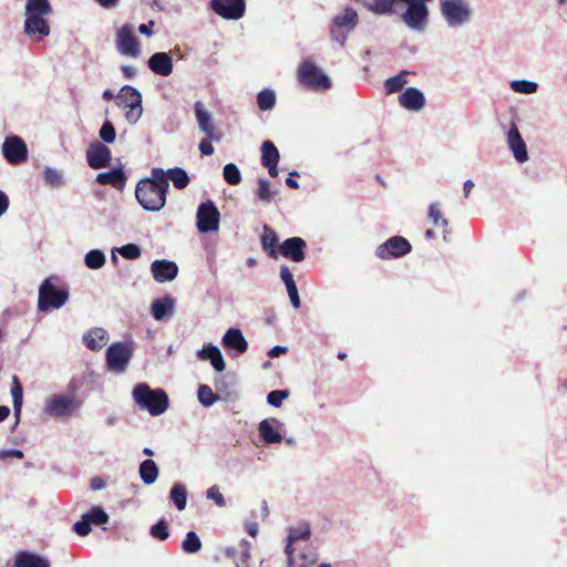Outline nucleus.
Returning a JSON list of instances; mask_svg holds the SVG:
<instances>
[{"instance_id":"f257e3e1","label":"nucleus","mask_w":567,"mask_h":567,"mask_svg":"<svg viewBox=\"0 0 567 567\" xmlns=\"http://www.w3.org/2000/svg\"><path fill=\"white\" fill-rule=\"evenodd\" d=\"M168 187L164 169L153 168L151 177L143 178L137 183L135 197L144 209L158 212L165 206Z\"/></svg>"},{"instance_id":"f03ea898","label":"nucleus","mask_w":567,"mask_h":567,"mask_svg":"<svg viewBox=\"0 0 567 567\" xmlns=\"http://www.w3.org/2000/svg\"><path fill=\"white\" fill-rule=\"evenodd\" d=\"M133 395L135 402L151 415H161L168 408V396L162 389L152 390L147 384L141 383L134 388Z\"/></svg>"},{"instance_id":"7ed1b4c3","label":"nucleus","mask_w":567,"mask_h":567,"mask_svg":"<svg viewBox=\"0 0 567 567\" xmlns=\"http://www.w3.org/2000/svg\"><path fill=\"white\" fill-rule=\"evenodd\" d=\"M69 299L66 287H58L52 282V278L42 281L39 288L38 309L47 312L50 309H60Z\"/></svg>"},{"instance_id":"20e7f679","label":"nucleus","mask_w":567,"mask_h":567,"mask_svg":"<svg viewBox=\"0 0 567 567\" xmlns=\"http://www.w3.org/2000/svg\"><path fill=\"white\" fill-rule=\"evenodd\" d=\"M116 50L124 56L137 59L142 53V45L135 35V28L125 23L115 30Z\"/></svg>"},{"instance_id":"39448f33","label":"nucleus","mask_w":567,"mask_h":567,"mask_svg":"<svg viewBox=\"0 0 567 567\" xmlns=\"http://www.w3.org/2000/svg\"><path fill=\"white\" fill-rule=\"evenodd\" d=\"M117 105L128 109L125 118L130 124H135L143 114L142 95L137 89L131 85H124L117 94Z\"/></svg>"},{"instance_id":"423d86ee","label":"nucleus","mask_w":567,"mask_h":567,"mask_svg":"<svg viewBox=\"0 0 567 567\" xmlns=\"http://www.w3.org/2000/svg\"><path fill=\"white\" fill-rule=\"evenodd\" d=\"M133 357V349L125 342L112 343L106 350L107 369L115 373H122L126 370Z\"/></svg>"},{"instance_id":"0eeeda50","label":"nucleus","mask_w":567,"mask_h":567,"mask_svg":"<svg viewBox=\"0 0 567 567\" xmlns=\"http://www.w3.org/2000/svg\"><path fill=\"white\" fill-rule=\"evenodd\" d=\"M299 82L311 90H327L331 86L330 79L311 62H303L298 70Z\"/></svg>"},{"instance_id":"6e6552de","label":"nucleus","mask_w":567,"mask_h":567,"mask_svg":"<svg viewBox=\"0 0 567 567\" xmlns=\"http://www.w3.org/2000/svg\"><path fill=\"white\" fill-rule=\"evenodd\" d=\"M441 11L451 27L464 24L471 16L468 4L464 0H441Z\"/></svg>"},{"instance_id":"1a4fd4ad","label":"nucleus","mask_w":567,"mask_h":567,"mask_svg":"<svg viewBox=\"0 0 567 567\" xmlns=\"http://www.w3.org/2000/svg\"><path fill=\"white\" fill-rule=\"evenodd\" d=\"M408 9L402 13L403 22L411 29L423 31L427 24L429 11L425 1L410 0L403 1Z\"/></svg>"},{"instance_id":"9d476101","label":"nucleus","mask_w":567,"mask_h":567,"mask_svg":"<svg viewBox=\"0 0 567 567\" xmlns=\"http://www.w3.org/2000/svg\"><path fill=\"white\" fill-rule=\"evenodd\" d=\"M197 228L199 233L216 231L219 227L220 213L212 200H206L198 206Z\"/></svg>"},{"instance_id":"9b49d317","label":"nucleus","mask_w":567,"mask_h":567,"mask_svg":"<svg viewBox=\"0 0 567 567\" xmlns=\"http://www.w3.org/2000/svg\"><path fill=\"white\" fill-rule=\"evenodd\" d=\"M80 405L74 396L53 395L47 401L44 412L54 417L70 416Z\"/></svg>"},{"instance_id":"f8f14e48","label":"nucleus","mask_w":567,"mask_h":567,"mask_svg":"<svg viewBox=\"0 0 567 567\" xmlns=\"http://www.w3.org/2000/svg\"><path fill=\"white\" fill-rule=\"evenodd\" d=\"M412 249L409 240L402 236H393L379 245L375 255L380 259L400 258L408 255Z\"/></svg>"},{"instance_id":"ddd939ff","label":"nucleus","mask_w":567,"mask_h":567,"mask_svg":"<svg viewBox=\"0 0 567 567\" xmlns=\"http://www.w3.org/2000/svg\"><path fill=\"white\" fill-rule=\"evenodd\" d=\"M212 10L226 20H238L246 11L245 0H210Z\"/></svg>"},{"instance_id":"4468645a","label":"nucleus","mask_w":567,"mask_h":567,"mask_svg":"<svg viewBox=\"0 0 567 567\" xmlns=\"http://www.w3.org/2000/svg\"><path fill=\"white\" fill-rule=\"evenodd\" d=\"M357 24H358L357 11L354 9L348 7L341 13L337 14L333 18V22L330 28L331 35L340 44H344L347 34L344 33L339 37L337 34V29H344L347 32H349V31L353 30Z\"/></svg>"},{"instance_id":"2eb2a0df","label":"nucleus","mask_w":567,"mask_h":567,"mask_svg":"<svg viewBox=\"0 0 567 567\" xmlns=\"http://www.w3.org/2000/svg\"><path fill=\"white\" fill-rule=\"evenodd\" d=\"M4 158L12 165L23 163L28 157V150L24 141L19 136H9L2 145Z\"/></svg>"},{"instance_id":"dca6fc26","label":"nucleus","mask_w":567,"mask_h":567,"mask_svg":"<svg viewBox=\"0 0 567 567\" xmlns=\"http://www.w3.org/2000/svg\"><path fill=\"white\" fill-rule=\"evenodd\" d=\"M111 158V150L101 142L95 141L91 143L86 150V162L93 169H100L109 166Z\"/></svg>"},{"instance_id":"f3484780","label":"nucleus","mask_w":567,"mask_h":567,"mask_svg":"<svg viewBox=\"0 0 567 567\" xmlns=\"http://www.w3.org/2000/svg\"><path fill=\"white\" fill-rule=\"evenodd\" d=\"M306 248L307 244L301 237H290L279 246L278 256L281 255L295 262H301L306 258Z\"/></svg>"},{"instance_id":"a211bd4d","label":"nucleus","mask_w":567,"mask_h":567,"mask_svg":"<svg viewBox=\"0 0 567 567\" xmlns=\"http://www.w3.org/2000/svg\"><path fill=\"white\" fill-rule=\"evenodd\" d=\"M280 154L276 145L271 141H265L261 144V164L268 169L271 177L278 176V163Z\"/></svg>"},{"instance_id":"6ab92c4d","label":"nucleus","mask_w":567,"mask_h":567,"mask_svg":"<svg viewBox=\"0 0 567 567\" xmlns=\"http://www.w3.org/2000/svg\"><path fill=\"white\" fill-rule=\"evenodd\" d=\"M151 271L157 282H165L176 278L178 274V267L174 261L171 260H154L151 265Z\"/></svg>"},{"instance_id":"aec40b11","label":"nucleus","mask_w":567,"mask_h":567,"mask_svg":"<svg viewBox=\"0 0 567 567\" xmlns=\"http://www.w3.org/2000/svg\"><path fill=\"white\" fill-rule=\"evenodd\" d=\"M507 143L518 163H524L528 159L526 144L515 124L511 126L507 133Z\"/></svg>"},{"instance_id":"412c9836","label":"nucleus","mask_w":567,"mask_h":567,"mask_svg":"<svg viewBox=\"0 0 567 567\" xmlns=\"http://www.w3.org/2000/svg\"><path fill=\"white\" fill-rule=\"evenodd\" d=\"M195 114L199 128L206 134L208 140L219 141L221 135L216 132L210 113L203 109L200 102L195 104Z\"/></svg>"},{"instance_id":"4be33fe9","label":"nucleus","mask_w":567,"mask_h":567,"mask_svg":"<svg viewBox=\"0 0 567 567\" xmlns=\"http://www.w3.org/2000/svg\"><path fill=\"white\" fill-rule=\"evenodd\" d=\"M399 102L402 107L417 112L424 107L425 97L419 89L410 86L399 96Z\"/></svg>"},{"instance_id":"5701e85b","label":"nucleus","mask_w":567,"mask_h":567,"mask_svg":"<svg viewBox=\"0 0 567 567\" xmlns=\"http://www.w3.org/2000/svg\"><path fill=\"white\" fill-rule=\"evenodd\" d=\"M148 68L157 75L168 76L173 72V60L168 53L156 52L148 59Z\"/></svg>"},{"instance_id":"b1692460","label":"nucleus","mask_w":567,"mask_h":567,"mask_svg":"<svg viewBox=\"0 0 567 567\" xmlns=\"http://www.w3.org/2000/svg\"><path fill=\"white\" fill-rule=\"evenodd\" d=\"M50 561L34 553L21 550L16 554L13 567H50Z\"/></svg>"},{"instance_id":"393cba45","label":"nucleus","mask_w":567,"mask_h":567,"mask_svg":"<svg viewBox=\"0 0 567 567\" xmlns=\"http://www.w3.org/2000/svg\"><path fill=\"white\" fill-rule=\"evenodd\" d=\"M223 346L227 349L236 350L243 354L248 349V343L243 336V332L237 328H229L223 337Z\"/></svg>"},{"instance_id":"a878e982","label":"nucleus","mask_w":567,"mask_h":567,"mask_svg":"<svg viewBox=\"0 0 567 567\" xmlns=\"http://www.w3.org/2000/svg\"><path fill=\"white\" fill-rule=\"evenodd\" d=\"M24 32L30 37L37 33L41 38L48 37L50 34V25L43 16H27L24 21Z\"/></svg>"},{"instance_id":"bb28decb","label":"nucleus","mask_w":567,"mask_h":567,"mask_svg":"<svg viewBox=\"0 0 567 567\" xmlns=\"http://www.w3.org/2000/svg\"><path fill=\"white\" fill-rule=\"evenodd\" d=\"M109 340V333L103 328H93L83 336V342L92 351L101 350Z\"/></svg>"},{"instance_id":"cd10ccee","label":"nucleus","mask_w":567,"mask_h":567,"mask_svg":"<svg viewBox=\"0 0 567 567\" xmlns=\"http://www.w3.org/2000/svg\"><path fill=\"white\" fill-rule=\"evenodd\" d=\"M96 182L100 185H112L117 189H123L125 186L126 176L123 169L117 167L109 172L97 174Z\"/></svg>"},{"instance_id":"c85d7f7f","label":"nucleus","mask_w":567,"mask_h":567,"mask_svg":"<svg viewBox=\"0 0 567 567\" xmlns=\"http://www.w3.org/2000/svg\"><path fill=\"white\" fill-rule=\"evenodd\" d=\"M362 3L364 8L375 14H391L394 12V7L400 3L401 0H357Z\"/></svg>"},{"instance_id":"c756f323","label":"nucleus","mask_w":567,"mask_h":567,"mask_svg":"<svg viewBox=\"0 0 567 567\" xmlns=\"http://www.w3.org/2000/svg\"><path fill=\"white\" fill-rule=\"evenodd\" d=\"M198 357L202 360H209L214 369L218 372L225 370L226 364L220 350L213 344L205 346L199 352Z\"/></svg>"},{"instance_id":"7c9ffc66","label":"nucleus","mask_w":567,"mask_h":567,"mask_svg":"<svg viewBox=\"0 0 567 567\" xmlns=\"http://www.w3.org/2000/svg\"><path fill=\"white\" fill-rule=\"evenodd\" d=\"M261 247L270 258H278V236L276 231L267 225L264 226V233L261 236Z\"/></svg>"},{"instance_id":"2f4dec72","label":"nucleus","mask_w":567,"mask_h":567,"mask_svg":"<svg viewBox=\"0 0 567 567\" xmlns=\"http://www.w3.org/2000/svg\"><path fill=\"white\" fill-rule=\"evenodd\" d=\"M152 316L155 320H163L167 316H171L174 310V299L172 297H164L155 299L152 302Z\"/></svg>"},{"instance_id":"473e14b6","label":"nucleus","mask_w":567,"mask_h":567,"mask_svg":"<svg viewBox=\"0 0 567 567\" xmlns=\"http://www.w3.org/2000/svg\"><path fill=\"white\" fill-rule=\"evenodd\" d=\"M274 423H277L276 419L262 420L259 423V434L267 444L280 443L282 441L281 434L276 430Z\"/></svg>"},{"instance_id":"72a5a7b5","label":"nucleus","mask_w":567,"mask_h":567,"mask_svg":"<svg viewBox=\"0 0 567 567\" xmlns=\"http://www.w3.org/2000/svg\"><path fill=\"white\" fill-rule=\"evenodd\" d=\"M138 473L144 484L151 485L156 482L159 471L156 463L148 458L141 463Z\"/></svg>"},{"instance_id":"f704fd0d","label":"nucleus","mask_w":567,"mask_h":567,"mask_svg":"<svg viewBox=\"0 0 567 567\" xmlns=\"http://www.w3.org/2000/svg\"><path fill=\"white\" fill-rule=\"evenodd\" d=\"M52 12L49 0H27L25 14L27 16H48Z\"/></svg>"},{"instance_id":"c9c22d12","label":"nucleus","mask_w":567,"mask_h":567,"mask_svg":"<svg viewBox=\"0 0 567 567\" xmlns=\"http://www.w3.org/2000/svg\"><path fill=\"white\" fill-rule=\"evenodd\" d=\"M165 175L167 176V181L172 179L174 186L177 189H184L189 184V177L187 173L181 167L171 168L165 172Z\"/></svg>"},{"instance_id":"e433bc0d","label":"nucleus","mask_w":567,"mask_h":567,"mask_svg":"<svg viewBox=\"0 0 567 567\" xmlns=\"http://www.w3.org/2000/svg\"><path fill=\"white\" fill-rule=\"evenodd\" d=\"M169 498L178 511H184L187 504V491L184 485L174 484L169 492Z\"/></svg>"},{"instance_id":"4c0bfd02","label":"nucleus","mask_w":567,"mask_h":567,"mask_svg":"<svg viewBox=\"0 0 567 567\" xmlns=\"http://www.w3.org/2000/svg\"><path fill=\"white\" fill-rule=\"evenodd\" d=\"M429 218L432 220V224L435 227H440V228L443 229L444 239H445L446 238V233H447L446 228H447L449 221L442 215V212L440 209L439 204L433 203V204L430 205V207H429Z\"/></svg>"},{"instance_id":"58836bf2","label":"nucleus","mask_w":567,"mask_h":567,"mask_svg":"<svg viewBox=\"0 0 567 567\" xmlns=\"http://www.w3.org/2000/svg\"><path fill=\"white\" fill-rule=\"evenodd\" d=\"M408 71H402L400 74L385 80L384 87L388 94L396 93L403 89L408 82Z\"/></svg>"},{"instance_id":"ea45409f","label":"nucleus","mask_w":567,"mask_h":567,"mask_svg":"<svg viewBox=\"0 0 567 567\" xmlns=\"http://www.w3.org/2000/svg\"><path fill=\"white\" fill-rule=\"evenodd\" d=\"M182 549L186 554H195L202 549V542L195 532H188L182 543Z\"/></svg>"},{"instance_id":"a19ab883","label":"nucleus","mask_w":567,"mask_h":567,"mask_svg":"<svg viewBox=\"0 0 567 567\" xmlns=\"http://www.w3.org/2000/svg\"><path fill=\"white\" fill-rule=\"evenodd\" d=\"M84 262L90 269H100L105 264V255L99 249L90 250L85 255Z\"/></svg>"},{"instance_id":"79ce46f5","label":"nucleus","mask_w":567,"mask_h":567,"mask_svg":"<svg viewBox=\"0 0 567 567\" xmlns=\"http://www.w3.org/2000/svg\"><path fill=\"white\" fill-rule=\"evenodd\" d=\"M257 104L261 111L271 110L276 104V94L274 91L265 89L257 95Z\"/></svg>"},{"instance_id":"37998d69","label":"nucleus","mask_w":567,"mask_h":567,"mask_svg":"<svg viewBox=\"0 0 567 567\" xmlns=\"http://www.w3.org/2000/svg\"><path fill=\"white\" fill-rule=\"evenodd\" d=\"M13 384L11 388V395L13 400V409L17 416H19L22 408L23 390L18 377H13Z\"/></svg>"},{"instance_id":"c03bdc74","label":"nucleus","mask_w":567,"mask_h":567,"mask_svg":"<svg viewBox=\"0 0 567 567\" xmlns=\"http://www.w3.org/2000/svg\"><path fill=\"white\" fill-rule=\"evenodd\" d=\"M84 516H85V518H87L90 524H94V525H103L109 522V515L100 506L92 507L90 512L84 514Z\"/></svg>"},{"instance_id":"a18cd8bd","label":"nucleus","mask_w":567,"mask_h":567,"mask_svg":"<svg viewBox=\"0 0 567 567\" xmlns=\"http://www.w3.org/2000/svg\"><path fill=\"white\" fill-rule=\"evenodd\" d=\"M223 175H224L225 181L229 185L236 186V185L240 184V182H241L240 171L233 163H229V164L225 165L224 171H223Z\"/></svg>"},{"instance_id":"49530a36","label":"nucleus","mask_w":567,"mask_h":567,"mask_svg":"<svg viewBox=\"0 0 567 567\" xmlns=\"http://www.w3.org/2000/svg\"><path fill=\"white\" fill-rule=\"evenodd\" d=\"M218 395H216L212 388L206 384H202L198 388V400L204 406L213 405L217 400Z\"/></svg>"},{"instance_id":"de8ad7c7","label":"nucleus","mask_w":567,"mask_h":567,"mask_svg":"<svg viewBox=\"0 0 567 567\" xmlns=\"http://www.w3.org/2000/svg\"><path fill=\"white\" fill-rule=\"evenodd\" d=\"M150 533L156 539L166 540L169 536L167 522L165 519H159L151 527Z\"/></svg>"},{"instance_id":"09e8293b","label":"nucleus","mask_w":567,"mask_h":567,"mask_svg":"<svg viewBox=\"0 0 567 567\" xmlns=\"http://www.w3.org/2000/svg\"><path fill=\"white\" fill-rule=\"evenodd\" d=\"M256 196L260 202L269 203L271 199V192H270V182L267 179H259L258 181V188L256 190Z\"/></svg>"},{"instance_id":"8fccbe9b","label":"nucleus","mask_w":567,"mask_h":567,"mask_svg":"<svg viewBox=\"0 0 567 567\" xmlns=\"http://www.w3.org/2000/svg\"><path fill=\"white\" fill-rule=\"evenodd\" d=\"M43 175L45 183L52 187H59L63 183L61 173L54 168H45Z\"/></svg>"},{"instance_id":"3c124183","label":"nucleus","mask_w":567,"mask_h":567,"mask_svg":"<svg viewBox=\"0 0 567 567\" xmlns=\"http://www.w3.org/2000/svg\"><path fill=\"white\" fill-rule=\"evenodd\" d=\"M116 137V132L110 121H105L100 130V138L105 143H113Z\"/></svg>"},{"instance_id":"603ef678","label":"nucleus","mask_w":567,"mask_h":567,"mask_svg":"<svg viewBox=\"0 0 567 567\" xmlns=\"http://www.w3.org/2000/svg\"><path fill=\"white\" fill-rule=\"evenodd\" d=\"M511 86L516 92L527 94L535 93L537 90V84L535 82H529L525 80L514 81L512 82Z\"/></svg>"},{"instance_id":"864d4df0","label":"nucleus","mask_w":567,"mask_h":567,"mask_svg":"<svg viewBox=\"0 0 567 567\" xmlns=\"http://www.w3.org/2000/svg\"><path fill=\"white\" fill-rule=\"evenodd\" d=\"M288 395H289V392L286 390L285 391L274 390L268 393L267 402L275 408H279V406H281L282 401L288 398Z\"/></svg>"},{"instance_id":"5fc2aeb1","label":"nucleus","mask_w":567,"mask_h":567,"mask_svg":"<svg viewBox=\"0 0 567 567\" xmlns=\"http://www.w3.org/2000/svg\"><path fill=\"white\" fill-rule=\"evenodd\" d=\"M118 252L125 259H137L141 256V248L135 244H127L118 249Z\"/></svg>"},{"instance_id":"6e6d98bb","label":"nucleus","mask_w":567,"mask_h":567,"mask_svg":"<svg viewBox=\"0 0 567 567\" xmlns=\"http://www.w3.org/2000/svg\"><path fill=\"white\" fill-rule=\"evenodd\" d=\"M73 530L79 535V536H86L89 535V533L91 532V524L90 522L87 520V518H85V516L83 515L82 516V519L76 522L74 525H73Z\"/></svg>"},{"instance_id":"4d7b16f0","label":"nucleus","mask_w":567,"mask_h":567,"mask_svg":"<svg viewBox=\"0 0 567 567\" xmlns=\"http://www.w3.org/2000/svg\"><path fill=\"white\" fill-rule=\"evenodd\" d=\"M207 497L214 499L219 507H224L226 505L225 498L220 493L219 487L216 485L208 488Z\"/></svg>"},{"instance_id":"13d9d810","label":"nucleus","mask_w":567,"mask_h":567,"mask_svg":"<svg viewBox=\"0 0 567 567\" xmlns=\"http://www.w3.org/2000/svg\"><path fill=\"white\" fill-rule=\"evenodd\" d=\"M287 288L288 296L292 306L298 309L300 307V298L296 284L289 285Z\"/></svg>"},{"instance_id":"bf43d9fd","label":"nucleus","mask_w":567,"mask_h":567,"mask_svg":"<svg viewBox=\"0 0 567 567\" xmlns=\"http://www.w3.org/2000/svg\"><path fill=\"white\" fill-rule=\"evenodd\" d=\"M240 546L243 547L240 563L244 567L248 566V560L250 559V543L248 540H241Z\"/></svg>"},{"instance_id":"052dcab7","label":"nucleus","mask_w":567,"mask_h":567,"mask_svg":"<svg viewBox=\"0 0 567 567\" xmlns=\"http://www.w3.org/2000/svg\"><path fill=\"white\" fill-rule=\"evenodd\" d=\"M280 278L285 282L286 287H288L289 285L296 284L290 269L286 265H282L280 267Z\"/></svg>"},{"instance_id":"680f3d73","label":"nucleus","mask_w":567,"mask_h":567,"mask_svg":"<svg viewBox=\"0 0 567 567\" xmlns=\"http://www.w3.org/2000/svg\"><path fill=\"white\" fill-rule=\"evenodd\" d=\"M212 141L213 140H208V137L206 136V138H204L199 143V151L202 155L209 156L214 153V146L212 145Z\"/></svg>"},{"instance_id":"e2e57ef3","label":"nucleus","mask_w":567,"mask_h":567,"mask_svg":"<svg viewBox=\"0 0 567 567\" xmlns=\"http://www.w3.org/2000/svg\"><path fill=\"white\" fill-rule=\"evenodd\" d=\"M154 21H150L148 23H143L138 27V31L141 34L143 35H146V37H151L153 34V27H154Z\"/></svg>"},{"instance_id":"0e129e2a","label":"nucleus","mask_w":567,"mask_h":567,"mask_svg":"<svg viewBox=\"0 0 567 567\" xmlns=\"http://www.w3.org/2000/svg\"><path fill=\"white\" fill-rule=\"evenodd\" d=\"M9 207V198L8 196L0 190V216H2Z\"/></svg>"},{"instance_id":"69168bd1","label":"nucleus","mask_w":567,"mask_h":567,"mask_svg":"<svg viewBox=\"0 0 567 567\" xmlns=\"http://www.w3.org/2000/svg\"><path fill=\"white\" fill-rule=\"evenodd\" d=\"M105 487V482L99 477V476H95L91 480V488L93 491H99V489H102Z\"/></svg>"},{"instance_id":"338daca9","label":"nucleus","mask_w":567,"mask_h":567,"mask_svg":"<svg viewBox=\"0 0 567 567\" xmlns=\"http://www.w3.org/2000/svg\"><path fill=\"white\" fill-rule=\"evenodd\" d=\"M122 74L126 79H132L136 75V70L133 66L130 65H122L121 66Z\"/></svg>"},{"instance_id":"774afa93","label":"nucleus","mask_w":567,"mask_h":567,"mask_svg":"<svg viewBox=\"0 0 567 567\" xmlns=\"http://www.w3.org/2000/svg\"><path fill=\"white\" fill-rule=\"evenodd\" d=\"M287 352V348L286 347H281V346H276L274 347L269 352H268V355L271 357V358H276V357H279L280 354H284Z\"/></svg>"}]
</instances>
